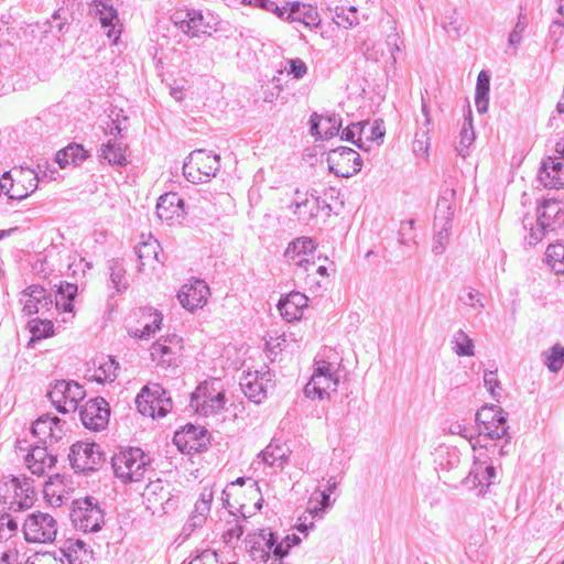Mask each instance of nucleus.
<instances>
[{"instance_id":"obj_1","label":"nucleus","mask_w":564,"mask_h":564,"mask_svg":"<svg viewBox=\"0 0 564 564\" xmlns=\"http://www.w3.org/2000/svg\"><path fill=\"white\" fill-rule=\"evenodd\" d=\"M476 425L478 429V433L476 435V443H473V446L479 445L480 447H485L489 449V441H496L503 438L508 435V419L507 413L502 408L495 404H486L481 406L475 415ZM494 449L497 448V445L491 444Z\"/></svg>"},{"instance_id":"obj_2","label":"nucleus","mask_w":564,"mask_h":564,"mask_svg":"<svg viewBox=\"0 0 564 564\" xmlns=\"http://www.w3.org/2000/svg\"><path fill=\"white\" fill-rule=\"evenodd\" d=\"M530 226L529 245L541 241L549 231H555L564 226V204L557 198H543L536 208V228L532 219L523 218V227Z\"/></svg>"},{"instance_id":"obj_3","label":"nucleus","mask_w":564,"mask_h":564,"mask_svg":"<svg viewBox=\"0 0 564 564\" xmlns=\"http://www.w3.org/2000/svg\"><path fill=\"white\" fill-rule=\"evenodd\" d=\"M69 518L75 529L84 533H97L105 524V510L97 498L86 496L73 500Z\"/></svg>"},{"instance_id":"obj_4","label":"nucleus","mask_w":564,"mask_h":564,"mask_svg":"<svg viewBox=\"0 0 564 564\" xmlns=\"http://www.w3.org/2000/svg\"><path fill=\"white\" fill-rule=\"evenodd\" d=\"M46 397L57 412L66 414L78 409V403L86 397V391L74 380L61 379L51 384Z\"/></svg>"},{"instance_id":"obj_5","label":"nucleus","mask_w":564,"mask_h":564,"mask_svg":"<svg viewBox=\"0 0 564 564\" xmlns=\"http://www.w3.org/2000/svg\"><path fill=\"white\" fill-rule=\"evenodd\" d=\"M68 460L76 474L88 475L102 465L106 456L99 444L79 441L70 446Z\"/></svg>"},{"instance_id":"obj_6","label":"nucleus","mask_w":564,"mask_h":564,"mask_svg":"<svg viewBox=\"0 0 564 564\" xmlns=\"http://www.w3.org/2000/svg\"><path fill=\"white\" fill-rule=\"evenodd\" d=\"M326 162L329 172L341 178L356 175L362 167L360 154L356 150L344 145L329 150Z\"/></svg>"},{"instance_id":"obj_7","label":"nucleus","mask_w":564,"mask_h":564,"mask_svg":"<svg viewBox=\"0 0 564 564\" xmlns=\"http://www.w3.org/2000/svg\"><path fill=\"white\" fill-rule=\"evenodd\" d=\"M22 531L30 543L52 542L57 533V522L51 514L39 511L26 517Z\"/></svg>"},{"instance_id":"obj_8","label":"nucleus","mask_w":564,"mask_h":564,"mask_svg":"<svg viewBox=\"0 0 564 564\" xmlns=\"http://www.w3.org/2000/svg\"><path fill=\"white\" fill-rule=\"evenodd\" d=\"M66 422L50 413L39 416L31 426V434L37 438L36 443L54 445L66 435Z\"/></svg>"},{"instance_id":"obj_9","label":"nucleus","mask_w":564,"mask_h":564,"mask_svg":"<svg viewBox=\"0 0 564 564\" xmlns=\"http://www.w3.org/2000/svg\"><path fill=\"white\" fill-rule=\"evenodd\" d=\"M110 406L102 397L88 400L79 410L83 425L90 431H101L109 422Z\"/></svg>"},{"instance_id":"obj_10","label":"nucleus","mask_w":564,"mask_h":564,"mask_svg":"<svg viewBox=\"0 0 564 564\" xmlns=\"http://www.w3.org/2000/svg\"><path fill=\"white\" fill-rule=\"evenodd\" d=\"M28 468L32 474L42 476L45 468H52L57 463V454L53 445L35 443L25 457Z\"/></svg>"},{"instance_id":"obj_11","label":"nucleus","mask_w":564,"mask_h":564,"mask_svg":"<svg viewBox=\"0 0 564 564\" xmlns=\"http://www.w3.org/2000/svg\"><path fill=\"white\" fill-rule=\"evenodd\" d=\"M209 295V286L200 279H195L189 285H184L177 293L181 305L189 311L195 312L207 303Z\"/></svg>"},{"instance_id":"obj_12","label":"nucleus","mask_w":564,"mask_h":564,"mask_svg":"<svg viewBox=\"0 0 564 564\" xmlns=\"http://www.w3.org/2000/svg\"><path fill=\"white\" fill-rule=\"evenodd\" d=\"M284 7H286V13L283 20L290 23L299 22L310 29L321 26L322 20L316 7L300 1L286 2Z\"/></svg>"},{"instance_id":"obj_13","label":"nucleus","mask_w":564,"mask_h":564,"mask_svg":"<svg viewBox=\"0 0 564 564\" xmlns=\"http://www.w3.org/2000/svg\"><path fill=\"white\" fill-rule=\"evenodd\" d=\"M538 178L545 188H564V163L557 156L543 159Z\"/></svg>"},{"instance_id":"obj_14","label":"nucleus","mask_w":564,"mask_h":564,"mask_svg":"<svg viewBox=\"0 0 564 564\" xmlns=\"http://www.w3.org/2000/svg\"><path fill=\"white\" fill-rule=\"evenodd\" d=\"M308 299L305 294L292 291L279 300L276 305L282 318L288 323L300 321L303 311L307 307Z\"/></svg>"},{"instance_id":"obj_15","label":"nucleus","mask_w":564,"mask_h":564,"mask_svg":"<svg viewBox=\"0 0 564 564\" xmlns=\"http://www.w3.org/2000/svg\"><path fill=\"white\" fill-rule=\"evenodd\" d=\"M26 176H29V187H25L26 191H20L11 176V171L3 173L0 181V194L4 193L8 196V203L23 200L37 188V175L32 170H28Z\"/></svg>"},{"instance_id":"obj_16","label":"nucleus","mask_w":564,"mask_h":564,"mask_svg":"<svg viewBox=\"0 0 564 564\" xmlns=\"http://www.w3.org/2000/svg\"><path fill=\"white\" fill-rule=\"evenodd\" d=\"M14 491V498L9 502V510L13 512H21L32 506L34 491L31 489L29 479L24 477L22 480L19 477L12 476L9 482Z\"/></svg>"},{"instance_id":"obj_17","label":"nucleus","mask_w":564,"mask_h":564,"mask_svg":"<svg viewBox=\"0 0 564 564\" xmlns=\"http://www.w3.org/2000/svg\"><path fill=\"white\" fill-rule=\"evenodd\" d=\"M496 478V467L492 465L484 466V463H474L473 468L464 479V484L470 488L480 487L478 496L485 497L486 490H484V487L488 489L492 484H495Z\"/></svg>"},{"instance_id":"obj_18","label":"nucleus","mask_w":564,"mask_h":564,"mask_svg":"<svg viewBox=\"0 0 564 564\" xmlns=\"http://www.w3.org/2000/svg\"><path fill=\"white\" fill-rule=\"evenodd\" d=\"M456 199V189L448 185H443L440 191V195L436 204V212L434 216V228H437L441 223L444 226L449 223L453 224L454 217V202Z\"/></svg>"},{"instance_id":"obj_19","label":"nucleus","mask_w":564,"mask_h":564,"mask_svg":"<svg viewBox=\"0 0 564 564\" xmlns=\"http://www.w3.org/2000/svg\"><path fill=\"white\" fill-rule=\"evenodd\" d=\"M185 214V202L175 192L162 194L156 202V215L161 220L171 221Z\"/></svg>"},{"instance_id":"obj_20","label":"nucleus","mask_w":564,"mask_h":564,"mask_svg":"<svg viewBox=\"0 0 564 564\" xmlns=\"http://www.w3.org/2000/svg\"><path fill=\"white\" fill-rule=\"evenodd\" d=\"M189 160L202 170L205 181H210L220 170V155L205 149H197L189 153Z\"/></svg>"},{"instance_id":"obj_21","label":"nucleus","mask_w":564,"mask_h":564,"mask_svg":"<svg viewBox=\"0 0 564 564\" xmlns=\"http://www.w3.org/2000/svg\"><path fill=\"white\" fill-rule=\"evenodd\" d=\"M53 290L55 293L53 299L56 310L65 313H73L78 285L66 281H59L58 284L53 285Z\"/></svg>"},{"instance_id":"obj_22","label":"nucleus","mask_w":564,"mask_h":564,"mask_svg":"<svg viewBox=\"0 0 564 564\" xmlns=\"http://www.w3.org/2000/svg\"><path fill=\"white\" fill-rule=\"evenodd\" d=\"M128 147L118 139H109L106 143H102L98 151V156L101 160L107 161L110 165L126 166L128 160L126 158V151Z\"/></svg>"},{"instance_id":"obj_23","label":"nucleus","mask_w":564,"mask_h":564,"mask_svg":"<svg viewBox=\"0 0 564 564\" xmlns=\"http://www.w3.org/2000/svg\"><path fill=\"white\" fill-rule=\"evenodd\" d=\"M89 151L86 150L82 144L72 142L67 147L56 152L55 162L61 169H65L68 165L77 166L89 158Z\"/></svg>"},{"instance_id":"obj_24","label":"nucleus","mask_w":564,"mask_h":564,"mask_svg":"<svg viewBox=\"0 0 564 564\" xmlns=\"http://www.w3.org/2000/svg\"><path fill=\"white\" fill-rule=\"evenodd\" d=\"M208 436L210 435L206 427L187 423L181 431L175 432L173 443L181 452V448L191 446L194 442L204 441Z\"/></svg>"},{"instance_id":"obj_25","label":"nucleus","mask_w":564,"mask_h":564,"mask_svg":"<svg viewBox=\"0 0 564 564\" xmlns=\"http://www.w3.org/2000/svg\"><path fill=\"white\" fill-rule=\"evenodd\" d=\"M243 394L253 403L260 404L267 398V389L258 375L247 373L240 382Z\"/></svg>"},{"instance_id":"obj_26","label":"nucleus","mask_w":564,"mask_h":564,"mask_svg":"<svg viewBox=\"0 0 564 564\" xmlns=\"http://www.w3.org/2000/svg\"><path fill=\"white\" fill-rule=\"evenodd\" d=\"M490 91V74L488 70H480L477 77L475 89V105L477 111L482 115L488 111Z\"/></svg>"},{"instance_id":"obj_27","label":"nucleus","mask_w":564,"mask_h":564,"mask_svg":"<svg viewBox=\"0 0 564 564\" xmlns=\"http://www.w3.org/2000/svg\"><path fill=\"white\" fill-rule=\"evenodd\" d=\"M181 355L180 350L174 349L171 345L162 343L161 339L156 340L151 346V357L156 360L159 365L166 367H176L177 357Z\"/></svg>"},{"instance_id":"obj_28","label":"nucleus","mask_w":564,"mask_h":564,"mask_svg":"<svg viewBox=\"0 0 564 564\" xmlns=\"http://www.w3.org/2000/svg\"><path fill=\"white\" fill-rule=\"evenodd\" d=\"M317 248V243L312 237H297L289 242L285 251L284 258L288 261H294L299 256H306L314 253Z\"/></svg>"},{"instance_id":"obj_29","label":"nucleus","mask_w":564,"mask_h":564,"mask_svg":"<svg viewBox=\"0 0 564 564\" xmlns=\"http://www.w3.org/2000/svg\"><path fill=\"white\" fill-rule=\"evenodd\" d=\"M26 328L31 333V338L28 343V347H33L39 340L54 336V324L47 318H32L28 322Z\"/></svg>"},{"instance_id":"obj_30","label":"nucleus","mask_w":564,"mask_h":564,"mask_svg":"<svg viewBox=\"0 0 564 564\" xmlns=\"http://www.w3.org/2000/svg\"><path fill=\"white\" fill-rule=\"evenodd\" d=\"M206 392L207 388H204V400L202 403H196V411L204 416L217 414L220 410L225 408L227 401L225 392H218L216 395H207Z\"/></svg>"},{"instance_id":"obj_31","label":"nucleus","mask_w":564,"mask_h":564,"mask_svg":"<svg viewBox=\"0 0 564 564\" xmlns=\"http://www.w3.org/2000/svg\"><path fill=\"white\" fill-rule=\"evenodd\" d=\"M322 377H339V375L333 370V365L329 361H315L313 375L310 381L305 384L303 392L310 393L311 391L316 393V391L321 389L318 384Z\"/></svg>"},{"instance_id":"obj_32","label":"nucleus","mask_w":564,"mask_h":564,"mask_svg":"<svg viewBox=\"0 0 564 564\" xmlns=\"http://www.w3.org/2000/svg\"><path fill=\"white\" fill-rule=\"evenodd\" d=\"M262 460L269 466L283 467L289 463L290 451L272 442L261 452Z\"/></svg>"},{"instance_id":"obj_33","label":"nucleus","mask_w":564,"mask_h":564,"mask_svg":"<svg viewBox=\"0 0 564 564\" xmlns=\"http://www.w3.org/2000/svg\"><path fill=\"white\" fill-rule=\"evenodd\" d=\"M99 361L96 372L93 375L91 380L98 383L106 381H113L117 378L116 371L119 369V364L112 356L102 357Z\"/></svg>"},{"instance_id":"obj_34","label":"nucleus","mask_w":564,"mask_h":564,"mask_svg":"<svg viewBox=\"0 0 564 564\" xmlns=\"http://www.w3.org/2000/svg\"><path fill=\"white\" fill-rule=\"evenodd\" d=\"M22 296L32 297L34 301L46 311H50L53 306L54 299L52 293L47 292V290L40 284H31L22 291Z\"/></svg>"},{"instance_id":"obj_35","label":"nucleus","mask_w":564,"mask_h":564,"mask_svg":"<svg viewBox=\"0 0 564 564\" xmlns=\"http://www.w3.org/2000/svg\"><path fill=\"white\" fill-rule=\"evenodd\" d=\"M150 391L155 405V415L164 417L172 410V399L169 392L160 384L150 388Z\"/></svg>"},{"instance_id":"obj_36","label":"nucleus","mask_w":564,"mask_h":564,"mask_svg":"<svg viewBox=\"0 0 564 564\" xmlns=\"http://www.w3.org/2000/svg\"><path fill=\"white\" fill-rule=\"evenodd\" d=\"M545 256L547 264L556 274L564 272V242L549 245Z\"/></svg>"},{"instance_id":"obj_37","label":"nucleus","mask_w":564,"mask_h":564,"mask_svg":"<svg viewBox=\"0 0 564 564\" xmlns=\"http://www.w3.org/2000/svg\"><path fill=\"white\" fill-rule=\"evenodd\" d=\"M246 546L248 547V552L252 556L253 560L259 558L260 561L267 563L271 556L269 551H265L262 547V538L260 536V530L258 532L248 533L245 539Z\"/></svg>"},{"instance_id":"obj_38","label":"nucleus","mask_w":564,"mask_h":564,"mask_svg":"<svg viewBox=\"0 0 564 564\" xmlns=\"http://www.w3.org/2000/svg\"><path fill=\"white\" fill-rule=\"evenodd\" d=\"M452 343L454 344L453 350L459 357H471V356H474V354H475L474 341L463 329H458L454 334Z\"/></svg>"},{"instance_id":"obj_39","label":"nucleus","mask_w":564,"mask_h":564,"mask_svg":"<svg viewBox=\"0 0 564 564\" xmlns=\"http://www.w3.org/2000/svg\"><path fill=\"white\" fill-rule=\"evenodd\" d=\"M544 365L551 372H558L564 366V346L553 345L544 354Z\"/></svg>"},{"instance_id":"obj_40","label":"nucleus","mask_w":564,"mask_h":564,"mask_svg":"<svg viewBox=\"0 0 564 564\" xmlns=\"http://www.w3.org/2000/svg\"><path fill=\"white\" fill-rule=\"evenodd\" d=\"M151 458L149 454L145 453V457L139 458L131 469L126 470L124 474H120L119 478L122 480V482H137L140 481L143 478L144 471L147 467L150 465Z\"/></svg>"},{"instance_id":"obj_41","label":"nucleus","mask_w":564,"mask_h":564,"mask_svg":"<svg viewBox=\"0 0 564 564\" xmlns=\"http://www.w3.org/2000/svg\"><path fill=\"white\" fill-rule=\"evenodd\" d=\"M160 243L156 239L143 242L141 246L135 248V253L139 259V271H142V267L145 265V261L149 259L159 260Z\"/></svg>"},{"instance_id":"obj_42","label":"nucleus","mask_w":564,"mask_h":564,"mask_svg":"<svg viewBox=\"0 0 564 564\" xmlns=\"http://www.w3.org/2000/svg\"><path fill=\"white\" fill-rule=\"evenodd\" d=\"M318 386L321 389L316 393L310 391V393H304V395L312 400L330 398V393L337 391L339 377H322Z\"/></svg>"},{"instance_id":"obj_43","label":"nucleus","mask_w":564,"mask_h":564,"mask_svg":"<svg viewBox=\"0 0 564 564\" xmlns=\"http://www.w3.org/2000/svg\"><path fill=\"white\" fill-rule=\"evenodd\" d=\"M138 412L145 416L155 417V405L149 387H143L135 398Z\"/></svg>"},{"instance_id":"obj_44","label":"nucleus","mask_w":564,"mask_h":564,"mask_svg":"<svg viewBox=\"0 0 564 564\" xmlns=\"http://www.w3.org/2000/svg\"><path fill=\"white\" fill-rule=\"evenodd\" d=\"M367 124H368V121H359V122L350 123L348 127H346L345 129L341 130L340 140L350 142L354 145H356L357 148H359L360 150L366 151L362 140L360 138L356 139L355 137L357 133H359V134L362 133V131Z\"/></svg>"},{"instance_id":"obj_45","label":"nucleus","mask_w":564,"mask_h":564,"mask_svg":"<svg viewBox=\"0 0 564 564\" xmlns=\"http://www.w3.org/2000/svg\"><path fill=\"white\" fill-rule=\"evenodd\" d=\"M102 8L107 11L100 17V22L104 28H110L107 32L109 39H113L116 42L119 37V32L115 30V21H118V12L112 6H108L106 2H100Z\"/></svg>"},{"instance_id":"obj_46","label":"nucleus","mask_w":564,"mask_h":564,"mask_svg":"<svg viewBox=\"0 0 564 564\" xmlns=\"http://www.w3.org/2000/svg\"><path fill=\"white\" fill-rule=\"evenodd\" d=\"M110 280L118 292L126 290L128 283L124 279L126 270L120 259H112L109 265Z\"/></svg>"},{"instance_id":"obj_47","label":"nucleus","mask_w":564,"mask_h":564,"mask_svg":"<svg viewBox=\"0 0 564 564\" xmlns=\"http://www.w3.org/2000/svg\"><path fill=\"white\" fill-rule=\"evenodd\" d=\"M435 229L434 234V246L433 252L435 254H441L445 250L446 245L449 240V232L452 229V224L444 226V223H441L440 226Z\"/></svg>"},{"instance_id":"obj_48","label":"nucleus","mask_w":564,"mask_h":564,"mask_svg":"<svg viewBox=\"0 0 564 564\" xmlns=\"http://www.w3.org/2000/svg\"><path fill=\"white\" fill-rule=\"evenodd\" d=\"M242 3L246 6H252L254 8L262 9L268 12H272L280 19H284V15L286 13V7H280L278 6L276 2L272 0H242Z\"/></svg>"},{"instance_id":"obj_49","label":"nucleus","mask_w":564,"mask_h":564,"mask_svg":"<svg viewBox=\"0 0 564 564\" xmlns=\"http://www.w3.org/2000/svg\"><path fill=\"white\" fill-rule=\"evenodd\" d=\"M188 20L191 29L187 35L191 37H198L202 34H206L207 29L210 28L209 23L205 22L202 11L194 10L193 17L188 18Z\"/></svg>"},{"instance_id":"obj_50","label":"nucleus","mask_w":564,"mask_h":564,"mask_svg":"<svg viewBox=\"0 0 564 564\" xmlns=\"http://www.w3.org/2000/svg\"><path fill=\"white\" fill-rule=\"evenodd\" d=\"M183 174L185 178L193 183V184H199V183H206L205 176L202 173V170L195 163L193 160H189V155L185 159L183 164Z\"/></svg>"},{"instance_id":"obj_51","label":"nucleus","mask_w":564,"mask_h":564,"mask_svg":"<svg viewBox=\"0 0 564 564\" xmlns=\"http://www.w3.org/2000/svg\"><path fill=\"white\" fill-rule=\"evenodd\" d=\"M441 24L446 33L451 36L459 37L463 33H465L464 24L457 19L455 11L451 15H446L442 20Z\"/></svg>"},{"instance_id":"obj_52","label":"nucleus","mask_w":564,"mask_h":564,"mask_svg":"<svg viewBox=\"0 0 564 564\" xmlns=\"http://www.w3.org/2000/svg\"><path fill=\"white\" fill-rule=\"evenodd\" d=\"M18 531V522L10 513L0 514V542L8 540Z\"/></svg>"},{"instance_id":"obj_53","label":"nucleus","mask_w":564,"mask_h":564,"mask_svg":"<svg viewBox=\"0 0 564 564\" xmlns=\"http://www.w3.org/2000/svg\"><path fill=\"white\" fill-rule=\"evenodd\" d=\"M475 141V130L474 127H467V124H463L460 133H459V147L456 148L458 155L465 158L467 155L466 150L474 143Z\"/></svg>"},{"instance_id":"obj_54","label":"nucleus","mask_w":564,"mask_h":564,"mask_svg":"<svg viewBox=\"0 0 564 564\" xmlns=\"http://www.w3.org/2000/svg\"><path fill=\"white\" fill-rule=\"evenodd\" d=\"M193 11L194 9H180L171 15L173 24L186 35L191 29L188 18L193 17Z\"/></svg>"},{"instance_id":"obj_55","label":"nucleus","mask_w":564,"mask_h":564,"mask_svg":"<svg viewBox=\"0 0 564 564\" xmlns=\"http://www.w3.org/2000/svg\"><path fill=\"white\" fill-rule=\"evenodd\" d=\"M162 314L159 312H155L154 319L151 324H145L142 329H137L133 333V336L139 339H148L151 335L155 333V330L161 328L162 325Z\"/></svg>"},{"instance_id":"obj_56","label":"nucleus","mask_w":564,"mask_h":564,"mask_svg":"<svg viewBox=\"0 0 564 564\" xmlns=\"http://www.w3.org/2000/svg\"><path fill=\"white\" fill-rule=\"evenodd\" d=\"M324 120L329 124V127L323 133V140H330L336 137L343 126V119L338 115H328L324 117Z\"/></svg>"},{"instance_id":"obj_57","label":"nucleus","mask_w":564,"mask_h":564,"mask_svg":"<svg viewBox=\"0 0 564 564\" xmlns=\"http://www.w3.org/2000/svg\"><path fill=\"white\" fill-rule=\"evenodd\" d=\"M289 74L292 75L294 79H302L308 72L307 65L305 62L299 57L289 58Z\"/></svg>"},{"instance_id":"obj_58","label":"nucleus","mask_w":564,"mask_h":564,"mask_svg":"<svg viewBox=\"0 0 564 564\" xmlns=\"http://www.w3.org/2000/svg\"><path fill=\"white\" fill-rule=\"evenodd\" d=\"M527 28V20L523 14H519L514 29L510 32L508 42L511 46L517 47L522 40V33Z\"/></svg>"},{"instance_id":"obj_59","label":"nucleus","mask_w":564,"mask_h":564,"mask_svg":"<svg viewBox=\"0 0 564 564\" xmlns=\"http://www.w3.org/2000/svg\"><path fill=\"white\" fill-rule=\"evenodd\" d=\"M348 14H345V10L341 9L340 12L336 13L337 20L334 19L337 25L343 26L345 29L351 28L355 24L358 23L357 17H356V9L351 7L348 10Z\"/></svg>"},{"instance_id":"obj_60","label":"nucleus","mask_w":564,"mask_h":564,"mask_svg":"<svg viewBox=\"0 0 564 564\" xmlns=\"http://www.w3.org/2000/svg\"><path fill=\"white\" fill-rule=\"evenodd\" d=\"M228 528L225 530L223 534V539L225 543H230L234 539H240L245 532V528L241 523L237 521H228Z\"/></svg>"},{"instance_id":"obj_61","label":"nucleus","mask_w":564,"mask_h":564,"mask_svg":"<svg viewBox=\"0 0 564 564\" xmlns=\"http://www.w3.org/2000/svg\"><path fill=\"white\" fill-rule=\"evenodd\" d=\"M78 551H84L85 553L87 552V544L80 539H68L64 546L61 549V552L65 557H70L72 553L77 555Z\"/></svg>"},{"instance_id":"obj_62","label":"nucleus","mask_w":564,"mask_h":564,"mask_svg":"<svg viewBox=\"0 0 564 564\" xmlns=\"http://www.w3.org/2000/svg\"><path fill=\"white\" fill-rule=\"evenodd\" d=\"M335 489H336V481L332 477L327 480L326 489L315 492V495L318 496L316 498V500H318L321 502V505H323L325 508H329L333 505V501L330 500V495L335 491Z\"/></svg>"},{"instance_id":"obj_63","label":"nucleus","mask_w":564,"mask_h":564,"mask_svg":"<svg viewBox=\"0 0 564 564\" xmlns=\"http://www.w3.org/2000/svg\"><path fill=\"white\" fill-rule=\"evenodd\" d=\"M386 135V127L384 121L381 118H378L373 121V124L370 129V135L368 137V140L372 142H378V144L383 142Z\"/></svg>"},{"instance_id":"obj_64","label":"nucleus","mask_w":564,"mask_h":564,"mask_svg":"<svg viewBox=\"0 0 564 564\" xmlns=\"http://www.w3.org/2000/svg\"><path fill=\"white\" fill-rule=\"evenodd\" d=\"M550 39L553 41L554 46L564 39V23L562 21H553L549 30Z\"/></svg>"}]
</instances>
